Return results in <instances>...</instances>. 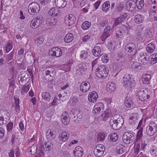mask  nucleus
Listing matches in <instances>:
<instances>
[{"label":"nucleus","mask_w":157,"mask_h":157,"mask_svg":"<svg viewBox=\"0 0 157 157\" xmlns=\"http://www.w3.org/2000/svg\"><path fill=\"white\" fill-rule=\"evenodd\" d=\"M13 48L12 42L11 41H8L3 47V50L5 53H8Z\"/></svg>","instance_id":"22"},{"label":"nucleus","mask_w":157,"mask_h":157,"mask_svg":"<svg viewBox=\"0 0 157 157\" xmlns=\"http://www.w3.org/2000/svg\"><path fill=\"white\" fill-rule=\"evenodd\" d=\"M69 116L67 112H64L61 116V121L62 123L64 125H68L70 122Z\"/></svg>","instance_id":"16"},{"label":"nucleus","mask_w":157,"mask_h":157,"mask_svg":"<svg viewBox=\"0 0 157 157\" xmlns=\"http://www.w3.org/2000/svg\"><path fill=\"white\" fill-rule=\"evenodd\" d=\"M109 24V21L108 19H105L99 23V25L102 27H104L106 25Z\"/></svg>","instance_id":"60"},{"label":"nucleus","mask_w":157,"mask_h":157,"mask_svg":"<svg viewBox=\"0 0 157 157\" xmlns=\"http://www.w3.org/2000/svg\"><path fill=\"white\" fill-rule=\"evenodd\" d=\"M105 150V147L103 145L98 144L94 150V154L96 157H100L103 155Z\"/></svg>","instance_id":"8"},{"label":"nucleus","mask_w":157,"mask_h":157,"mask_svg":"<svg viewBox=\"0 0 157 157\" xmlns=\"http://www.w3.org/2000/svg\"><path fill=\"white\" fill-rule=\"evenodd\" d=\"M104 109V105L101 102L96 104L94 106L93 109V113L94 114L99 113L103 112Z\"/></svg>","instance_id":"11"},{"label":"nucleus","mask_w":157,"mask_h":157,"mask_svg":"<svg viewBox=\"0 0 157 157\" xmlns=\"http://www.w3.org/2000/svg\"><path fill=\"white\" fill-rule=\"evenodd\" d=\"M151 125L149 124L148 125L147 127L146 132L148 136H153L154 134L152 131L150 127Z\"/></svg>","instance_id":"51"},{"label":"nucleus","mask_w":157,"mask_h":157,"mask_svg":"<svg viewBox=\"0 0 157 157\" xmlns=\"http://www.w3.org/2000/svg\"><path fill=\"white\" fill-rule=\"evenodd\" d=\"M134 138L135 137L133 134L129 132H124L122 136L123 140L126 144L132 143Z\"/></svg>","instance_id":"6"},{"label":"nucleus","mask_w":157,"mask_h":157,"mask_svg":"<svg viewBox=\"0 0 157 157\" xmlns=\"http://www.w3.org/2000/svg\"><path fill=\"white\" fill-rule=\"evenodd\" d=\"M29 149V154L31 155H33L36 152V145H33L31 146Z\"/></svg>","instance_id":"53"},{"label":"nucleus","mask_w":157,"mask_h":157,"mask_svg":"<svg viewBox=\"0 0 157 157\" xmlns=\"http://www.w3.org/2000/svg\"><path fill=\"white\" fill-rule=\"evenodd\" d=\"M98 98L97 93L95 91H93L90 92L88 95V99L91 102H94L96 101Z\"/></svg>","instance_id":"21"},{"label":"nucleus","mask_w":157,"mask_h":157,"mask_svg":"<svg viewBox=\"0 0 157 157\" xmlns=\"http://www.w3.org/2000/svg\"><path fill=\"white\" fill-rule=\"evenodd\" d=\"M57 22V20L54 18H48L46 21L47 24L48 25H54Z\"/></svg>","instance_id":"42"},{"label":"nucleus","mask_w":157,"mask_h":157,"mask_svg":"<svg viewBox=\"0 0 157 157\" xmlns=\"http://www.w3.org/2000/svg\"><path fill=\"white\" fill-rule=\"evenodd\" d=\"M136 92L139 96V99L141 101H147V99L149 98L150 97V93L147 89L142 88L140 90L138 89L136 90Z\"/></svg>","instance_id":"2"},{"label":"nucleus","mask_w":157,"mask_h":157,"mask_svg":"<svg viewBox=\"0 0 157 157\" xmlns=\"http://www.w3.org/2000/svg\"><path fill=\"white\" fill-rule=\"evenodd\" d=\"M138 115L136 113H132L130 115L129 119V123L130 124H134L138 119Z\"/></svg>","instance_id":"20"},{"label":"nucleus","mask_w":157,"mask_h":157,"mask_svg":"<svg viewBox=\"0 0 157 157\" xmlns=\"http://www.w3.org/2000/svg\"><path fill=\"white\" fill-rule=\"evenodd\" d=\"M90 88V84L89 82H83L80 85V89L82 92L85 93L88 91Z\"/></svg>","instance_id":"17"},{"label":"nucleus","mask_w":157,"mask_h":157,"mask_svg":"<svg viewBox=\"0 0 157 157\" xmlns=\"http://www.w3.org/2000/svg\"><path fill=\"white\" fill-rule=\"evenodd\" d=\"M111 29V27L110 25L105 27L103 31V33L101 36V39L102 41H104L110 36L109 32Z\"/></svg>","instance_id":"14"},{"label":"nucleus","mask_w":157,"mask_h":157,"mask_svg":"<svg viewBox=\"0 0 157 157\" xmlns=\"http://www.w3.org/2000/svg\"><path fill=\"white\" fill-rule=\"evenodd\" d=\"M124 8V4L122 3H120L117 5L116 10L118 12H120L123 10Z\"/></svg>","instance_id":"58"},{"label":"nucleus","mask_w":157,"mask_h":157,"mask_svg":"<svg viewBox=\"0 0 157 157\" xmlns=\"http://www.w3.org/2000/svg\"><path fill=\"white\" fill-rule=\"evenodd\" d=\"M146 51L149 53H152L155 49V46L154 44L149 43L147 45L146 48Z\"/></svg>","instance_id":"40"},{"label":"nucleus","mask_w":157,"mask_h":157,"mask_svg":"<svg viewBox=\"0 0 157 157\" xmlns=\"http://www.w3.org/2000/svg\"><path fill=\"white\" fill-rule=\"evenodd\" d=\"M40 9L39 5L36 2H32L29 6L28 11L29 14L33 15L37 13Z\"/></svg>","instance_id":"5"},{"label":"nucleus","mask_w":157,"mask_h":157,"mask_svg":"<svg viewBox=\"0 0 157 157\" xmlns=\"http://www.w3.org/2000/svg\"><path fill=\"white\" fill-rule=\"evenodd\" d=\"M46 136L48 139L52 140L54 139L56 137V135L54 132L51 130H49L46 133Z\"/></svg>","instance_id":"39"},{"label":"nucleus","mask_w":157,"mask_h":157,"mask_svg":"<svg viewBox=\"0 0 157 157\" xmlns=\"http://www.w3.org/2000/svg\"><path fill=\"white\" fill-rule=\"evenodd\" d=\"M29 89V87L28 85L22 87L21 89V94L22 95H25L27 93Z\"/></svg>","instance_id":"55"},{"label":"nucleus","mask_w":157,"mask_h":157,"mask_svg":"<svg viewBox=\"0 0 157 157\" xmlns=\"http://www.w3.org/2000/svg\"><path fill=\"white\" fill-rule=\"evenodd\" d=\"M135 37L136 40L140 42L143 41L144 40V36L141 32L138 31L136 34Z\"/></svg>","instance_id":"44"},{"label":"nucleus","mask_w":157,"mask_h":157,"mask_svg":"<svg viewBox=\"0 0 157 157\" xmlns=\"http://www.w3.org/2000/svg\"><path fill=\"white\" fill-rule=\"evenodd\" d=\"M85 65L84 64H80L76 67V71L78 74H82L85 71L86 69L84 68Z\"/></svg>","instance_id":"32"},{"label":"nucleus","mask_w":157,"mask_h":157,"mask_svg":"<svg viewBox=\"0 0 157 157\" xmlns=\"http://www.w3.org/2000/svg\"><path fill=\"white\" fill-rule=\"evenodd\" d=\"M143 127H141L139 128L137 131L136 140L137 141L141 139L143 136Z\"/></svg>","instance_id":"47"},{"label":"nucleus","mask_w":157,"mask_h":157,"mask_svg":"<svg viewBox=\"0 0 157 157\" xmlns=\"http://www.w3.org/2000/svg\"><path fill=\"white\" fill-rule=\"evenodd\" d=\"M117 153L118 154H121L124 151V148L122 145H119L116 147Z\"/></svg>","instance_id":"54"},{"label":"nucleus","mask_w":157,"mask_h":157,"mask_svg":"<svg viewBox=\"0 0 157 157\" xmlns=\"http://www.w3.org/2000/svg\"><path fill=\"white\" fill-rule=\"evenodd\" d=\"M150 63L154 64L157 62V54L154 53L150 56L149 57Z\"/></svg>","instance_id":"41"},{"label":"nucleus","mask_w":157,"mask_h":157,"mask_svg":"<svg viewBox=\"0 0 157 157\" xmlns=\"http://www.w3.org/2000/svg\"><path fill=\"white\" fill-rule=\"evenodd\" d=\"M75 157H82L84 154L82 148L80 146L76 147L73 151Z\"/></svg>","instance_id":"15"},{"label":"nucleus","mask_w":157,"mask_h":157,"mask_svg":"<svg viewBox=\"0 0 157 157\" xmlns=\"http://www.w3.org/2000/svg\"><path fill=\"white\" fill-rule=\"evenodd\" d=\"M44 21V18L41 16H39L33 18L32 21L30 26L33 29L38 27Z\"/></svg>","instance_id":"7"},{"label":"nucleus","mask_w":157,"mask_h":157,"mask_svg":"<svg viewBox=\"0 0 157 157\" xmlns=\"http://www.w3.org/2000/svg\"><path fill=\"white\" fill-rule=\"evenodd\" d=\"M124 102L125 105L127 107H130L133 105L132 100L130 98H128L127 97H126Z\"/></svg>","instance_id":"50"},{"label":"nucleus","mask_w":157,"mask_h":157,"mask_svg":"<svg viewBox=\"0 0 157 157\" xmlns=\"http://www.w3.org/2000/svg\"><path fill=\"white\" fill-rule=\"evenodd\" d=\"M41 96L42 99L44 101H50L51 96L49 92L47 91L43 92L41 94Z\"/></svg>","instance_id":"29"},{"label":"nucleus","mask_w":157,"mask_h":157,"mask_svg":"<svg viewBox=\"0 0 157 157\" xmlns=\"http://www.w3.org/2000/svg\"><path fill=\"white\" fill-rule=\"evenodd\" d=\"M4 118L8 119L9 118V113L5 110H0V124H4Z\"/></svg>","instance_id":"13"},{"label":"nucleus","mask_w":157,"mask_h":157,"mask_svg":"<svg viewBox=\"0 0 157 157\" xmlns=\"http://www.w3.org/2000/svg\"><path fill=\"white\" fill-rule=\"evenodd\" d=\"M123 21L124 19L121 17H118L114 21L113 28H114L115 27L121 24Z\"/></svg>","instance_id":"48"},{"label":"nucleus","mask_w":157,"mask_h":157,"mask_svg":"<svg viewBox=\"0 0 157 157\" xmlns=\"http://www.w3.org/2000/svg\"><path fill=\"white\" fill-rule=\"evenodd\" d=\"M101 48L98 46H96L94 47L92 50V53L94 56L98 57L100 56L101 53Z\"/></svg>","instance_id":"24"},{"label":"nucleus","mask_w":157,"mask_h":157,"mask_svg":"<svg viewBox=\"0 0 157 157\" xmlns=\"http://www.w3.org/2000/svg\"><path fill=\"white\" fill-rule=\"evenodd\" d=\"M109 57L106 55H102L101 60L103 63H107L109 60Z\"/></svg>","instance_id":"61"},{"label":"nucleus","mask_w":157,"mask_h":157,"mask_svg":"<svg viewBox=\"0 0 157 157\" xmlns=\"http://www.w3.org/2000/svg\"><path fill=\"white\" fill-rule=\"evenodd\" d=\"M74 36L72 34L68 33L66 34L64 38V41L66 43H70L73 39Z\"/></svg>","instance_id":"34"},{"label":"nucleus","mask_w":157,"mask_h":157,"mask_svg":"<svg viewBox=\"0 0 157 157\" xmlns=\"http://www.w3.org/2000/svg\"><path fill=\"white\" fill-rule=\"evenodd\" d=\"M145 36L148 39H151L153 38V33L151 30L146 29L144 33Z\"/></svg>","instance_id":"37"},{"label":"nucleus","mask_w":157,"mask_h":157,"mask_svg":"<svg viewBox=\"0 0 157 157\" xmlns=\"http://www.w3.org/2000/svg\"><path fill=\"white\" fill-rule=\"evenodd\" d=\"M13 123L10 122L7 125V128L8 131L11 132L13 129Z\"/></svg>","instance_id":"64"},{"label":"nucleus","mask_w":157,"mask_h":157,"mask_svg":"<svg viewBox=\"0 0 157 157\" xmlns=\"http://www.w3.org/2000/svg\"><path fill=\"white\" fill-rule=\"evenodd\" d=\"M118 136L116 133H112L108 136V140L111 142H115L118 139Z\"/></svg>","instance_id":"35"},{"label":"nucleus","mask_w":157,"mask_h":157,"mask_svg":"<svg viewBox=\"0 0 157 157\" xmlns=\"http://www.w3.org/2000/svg\"><path fill=\"white\" fill-rule=\"evenodd\" d=\"M124 122L123 118L118 114L113 115L109 121V124L114 130H119L122 127Z\"/></svg>","instance_id":"1"},{"label":"nucleus","mask_w":157,"mask_h":157,"mask_svg":"<svg viewBox=\"0 0 157 157\" xmlns=\"http://www.w3.org/2000/svg\"><path fill=\"white\" fill-rule=\"evenodd\" d=\"M75 18L72 14H70L68 17H66L65 19V24L69 26L75 24Z\"/></svg>","instance_id":"12"},{"label":"nucleus","mask_w":157,"mask_h":157,"mask_svg":"<svg viewBox=\"0 0 157 157\" xmlns=\"http://www.w3.org/2000/svg\"><path fill=\"white\" fill-rule=\"evenodd\" d=\"M49 54L52 56L59 57L62 54L61 49L58 47H53L52 48L49 52Z\"/></svg>","instance_id":"10"},{"label":"nucleus","mask_w":157,"mask_h":157,"mask_svg":"<svg viewBox=\"0 0 157 157\" xmlns=\"http://www.w3.org/2000/svg\"><path fill=\"white\" fill-rule=\"evenodd\" d=\"M14 50H13L10 54L7 55V58L8 61L13 60L14 57Z\"/></svg>","instance_id":"62"},{"label":"nucleus","mask_w":157,"mask_h":157,"mask_svg":"<svg viewBox=\"0 0 157 157\" xmlns=\"http://www.w3.org/2000/svg\"><path fill=\"white\" fill-rule=\"evenodd\" d=\"M151 78L150 75L148 74L143 75L141 78V80L144 84H148Z\"/></svg>","instance_id":"23"},{"label":"nucleus","mask_w":157,"mask_h":157,"mask_svg":"<svg viewBox=\"0 0 157 157\" xmlns=\"http://www.w3.org/2000/svg\"><path fill=\"white\" fill-rule=\"evenodd\" d=\"M69 136V134L67 132H63L59 135V139L61 141H65L67 140Z\"/></svg>","instance_id":"26"},{"label":"nucleus","mask_w":157,"mask_h":157,"mask_svg":"<svg viewBox=\"0 0 157 157\" xmlns=\"http://www.w3.org/2000/svg\"><path fill=\"white\" fill-rule=\"evenodd\" d=\"M135 45L132 43H129L125 47V49L128 52L130 53L133 55L137 54V52L135 48Z\"/></svg>","instance_id":"9"},{"label":"nucleus","mask_w":157,"mask_h":157,"mask_svg":"<svg viewBox=\"0 0 157 157\" xmlns=\"http://www.w3.org/2000/svg\"><path fill=\"white\" fill-rule=\"evenodd\" d=\"M88 52L86 51H82L80 55V58L82 60L86 59L87 56Z\"/></svg>","instance_id":"57"},{"label":"nucleus","mask_w":157,"mask_h":157,"mask_svg":"<svg viewBox=\"0 0 157 157\" xmlns=\"http://www.w3.org/2000/svg\"><path fill=\"white\" fill-rule=\"evenodd\" d=\"M52 70V69L51 68H48V69L45 70L44 71V75L46 76L49 75L51 77H53L54 75H52V72H51Z\"/></svg>","instance_id":"56"},{"label":"nucleus","mask_w":157,"mask_h":157,"mask_svg":"<svg viewBox=\"0 0 157 157\" xmlns=\"http://www.w3.org/2000/svg\"><path fill=\"white\" fill-rule=\"evenodd\" d=\"M148 145L147 142L145 140H141V150H143Z\"/></svg>","instance_id":"63"},{"label":"nucleus","mask_w":157,"mask_h":157,"mask_svg":"<svg viewBox=\"0 0 157 157\" xmlns=\"http://www.w3.org/2000/svg\"><path fill=\"white\" fill-rule=\"evenodd\" d=\"M59 13L58 10L56 8H53L49 10L48 11V14L49 15L52 16L53 17L55 16L58 15Z\"/></svg>","instance_id":"43"},{"label":"nucleus","mask_w":157,"mask_h":157,"mask_svg":"<svg viewBox=\"0 0 157 157\" xmlns=\"http://www.w3.org/2000/svg\"><path fill=\"white\" fill-rule=\"evenodd\" d=\"M126 8L129 11H133L136 8V3L135 2L130 1L127 2L126 3Z\"/></svg>","instance_id":"19"},{"label":"nucleus","mask_w":157,"mask_h":157,"mask_svg":"<svg viewBox=\"0 0 157 157\" xmlns=\"http://www.w3.org/2000/svg\"><path fill=\"white\" fill-rule=\"evenodd\" d=\"M111 115V113L109 109L105 110L101 114L103 121H105Z\"/></svg>","instance_id":"30"},{"label":"nucleus","mask_w":157,"mask_h":157,"mask_svg":"<svg viewBox=\"0 0 157 157\" xmlns=\"http://www.w3.org/2000/svg\"><path fill=\"white\" fill-rule=\"evenodd\" d=\"M110 8V3L109 1H106L102 4V9L103 12H107Z\"/></svg>","instance_id":"36"},{"label":"nucleus","mask_w":157,"mask_h":157,"mask_svg":"<svg viewBox=\"0 0 157 157\" xmlns=\"http://www.w3.org/2000/svg\"><path fill=\"white\" fill-rule=\"evenodd\" d=\"M105 135L104 133L100 132L98 134L97 139L98 141H103L105 139Z\"/></svg>","instance_id":"59"},{"label":"nucleus","mask_w":157,"mask_h":157,"mask_svg":"<svg viewBox=\"0 0 157 157\" xmlns=\"http://www.w3.org/2000/svg\"><path fill=\"white\" fill-rule=\"evenodd\" d=\"M144 52H141L139 54L138 57V60L140 61L142 63H146L147 60V58Z\"/></svg>","instance_id":"33"},{"label":"nucleus","mask_w":157,"mask_h":157,"mask_svg":"<svg viewBox=\"0 0 157 157\" xmlns=\"http://www.w3.org/2000/svg\"><path fill=\"white\" fill-rule=\"evenodd\" d=\"M21 75H19L18 76L17 80H19L20 78V80L21 79H23V80H25L24 84H25L28 81H27V79L29 77V74L27 72L25 71H23L21 72Z\"/></svg>","instance_id":"27"},{"label":"nucleus","mask_w":157,"mask_h":157,"mask_svg":"<svg viewBox=\"0 0 157 157\" xmlns=\"http://www.w3.org/2000/svg\"><path fill=\"white\" fill-rule=\"evenodd\" d=\"M135 3L136 6L139 9H141L144 6V0H137Z\"/></svg>","instance_id":"46"},{"label":"nucleus","mask_w":157,"mask_h":157,"mask_svg":"<svg viewBox=\"0 0 157 157\" xmlns=\"http://www.w3.org/2000/svg\"><path fill=\"white\" fill-rule=\"evenodd\" d=\"M150 127L155 134L157 132V124L154 122H152L149 123Z\"/></svg>","instance_id":"52"},{"label":"nucleus","mask_w":157,"mask_h":157,"mask_svg":"<svg viewBox=\"0 0 157 157\" xmlns=\"http://www.w3.org/2000/svg\"><path fill=\"white\" fill-rule=\"evenodd\" d=\"M123 85L126 87H132L134 86V81L133 76L132 75L126 74L124 75L123 77Z\"/></svg>","instance_id":"4"},{"label":"nucleus","mask_w":157,"mask_h":157,"mask_svg":"<svg viewBox=\"0 0 157 157\" xmlns=\"http://www.w3.org/2000/svg\"><path fill=\"white\" fill-rule=\"evenodd\" d=\"M144 20V17L141 14H138L136 15L134 18V22L137 24L142 23Z\"/></svg>","instance_id":"28"},{"label":"nucleus","mask_w":157,"mask_h":157,"mask_svg":"<svg viewBox=\"0 0 157 157\" xmlns=\"http://www.w3.org/2000/svg\"><path fill=\"white\" fill-rule=\"evenodd\" d=\"M116 88V85L113 82H109L106 85L107 90L109 92L114 91Z\"/></svg>","instance_id":"31"},{"label":"nucleus","mask_w":157,"mask_h":157,"mask_svg":"<svg viewBox=\"0 0 157 157\" xmlns=\"http://www.w3.org/2000/svg\"><path fill=\"white\" fill-rule=\"evenodd\" d=\"M56 6L59 8H63L67 5L66 0H55Z\"/></svg>","instance_id":"25"},{"label":"nucleus","mask_w":157,"mask_h":157,"mask_svg":"<svg viewBox=\"0 0 157 157\" xmlns=\"http://www.w3.org/2000/svg\"><path fill=\"white\" fill-rule=\"evenodd\" d=\"M78 102L77 98L76 97H73L71 98L68 102V104L70 106L75 105Z\"/></svg>","instance_id":"49"},{"label":"nucleus","mask_w":157,"mask_h":157,"mask_svg":"<svg viewBox=\"0 0 157 157\" xmlns=\"http://www.w3.org/2000/svg\"><path fill=\"white\" fill-rule=\"evenodd\" d=\"M53 144L49 142H45L41 144V150L42 151H48L53 147Z\"/></svg>","instance_id":"18"},{"label":"nucleus","mask_w":157,"mask_h":157,"mask_svg":"<svg viewBox=\"0 0 157 157\" xmlns=\"http://www.w3.org/2000/svg\"><path fill=\"white\" fill-rule=\"evenodd\" d=\"M97 76L100 78H105L108 75L109 72L108 68L105 66H100L97 69Z\"/></svg>","instance_id":"3"},{"label":"nucleus","mask_w":157,"mask_h":157,"mask_svg":"<svg viewBox=\"0 0 157 157\" xmlns=\"http://www.w3.org/2000/svg\"><path fill=\"white\" fill-rule=\"evenodd\" d=\"M132 68L135 71L140 70L141 69V66L140 63L136 61H134L131 65Z\"/></svg>","instance_id":"38"},{"label":"nucleus","mask_w":157,"mask_h":157,"mask_svg":"<svg viewBox=\"0 0 157 157\" xmlns=\"http://www.w3.org/2000/svg\"><path fill=\"white\" fill-rule=\"evenodd\" d=\"M91 23L88 21H85L82 23L81 25V27L84 30H87L91 26Z\"/></svg>","instance_id":"45"}]
</instances>
